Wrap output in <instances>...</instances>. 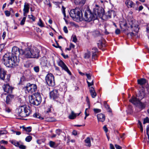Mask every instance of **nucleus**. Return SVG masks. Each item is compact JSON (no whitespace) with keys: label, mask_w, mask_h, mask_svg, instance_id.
I'll list each match as a JSON object with an SVG mask.
<instances>
[{"label":"nucleus","mask_w":149,"mask_h":149,"mask_svg":"<svg viewBox=\"0 0 149 149\" xmlns=\"http://www.w3.org/2000/svg\"><path fill=\"white\" fill-rule=\"evenodd\" d=\"M146 132L148 136V139H149V125H148L147 127Z\"/></svg>","instance_id":"a18cd8bd"},{"label":"nucleus","mask_w":149,"mask_h":149,"mask_svg":"<svg viewBox=\"0 0 149 149\" xmlns=\"http://www.w3.org/2000/svg\"><path fill=\"white\" fill-rule=\"evenodd\" d=\"M22 55L24 58H38L39 57L40 51L36 47H29L22 49Z\"/></svg>","instance_id":"f257e3e1"},{"label":"nucleus","mask_w":149,"mask_h":149,"mask_svg":"<svg viewBox=\"0 0 149 149\" xmlns=\"http://www.w3.org/2000/svg\"><path fill=\"white\" fill-rule=\"evenodd\" d=\"M147 123H149V118L147 117H146L144 119L143 123L144 124Z\"/></svg>","instance_id":"79ce46f5"},{"label":"nucleus","mask_w":149,"mask_h":149,"mask_svg":"<svg viewBox=\"0 0 149 149\" xmlns=\"http://www.w3.org/2000/svg\"><path fill=\"white\" fill-rule=\"evenodd\" d=\"M90 56L91 54L90 52H88L85 54L84 58H90Z\"/></svg>","instance_id":"ea45409f"},{"label":"nucleus","mask_w":149,"mask_h":149,"mask_svg":"<svg viewBox=\"0 0 149 149\" xmlns=\"http://www.w3.org/2000/svg\"><path fill=\"white\" fill-rule=\"evenodd\" d=\"M55 74L57 75H61V71L59 70L58 71H55Z\"/></svg>","instance_id":"3c124183"},{"label":"nucleus","mask_w":149,"mask_h":149,"mask_svg":"<svg viewBox=\"0 0 149 149\" xmlns=\"http://www.w3.org/2000/svg\"><path fill=\"white\" fill-rule=\"evenodd\" d=\"M84 19L86 21L90 22L96 19V15H94L93 12L92 13L90 9H88L85 12Z\"/></svg>","instance_id":"423d86ee"},{"label":"nucleus","mask_w":149,"mask_h":149,"mask_svg":"<svg viewBox=\"0 0 149 149\" xmlns=\"http://www.w3.org/2000/svg\"><path fill=\"white\" fill-rule=\"evenodd\" d=\"M115 147L117 149H121L122 148L120 146L117 144L115 145Z\"/></svg>","instance_id":"680f3d73"},{"label":"nucleus","mask_w":149,"mask_h":149,"mask_svg":"<svg viewBox=\"0 0 149 149\" xmlns=\"http://www.w3.org/2000/svg\"><path fill=\"white\" fill-rule=\"evenodd\" d=\"M29 9V6L28 3H25L24 6V8L23 9V11L25 12L28 13Z\"/></svg>","instance_id":"393cba45"},{"label":"nucleus","mask_w":149,"mask_h":149,"mask_svg":"<svg viewBox=\"0 0 149 149\" xmlns=\"http://www.w3.org/2000/svg\"><path fill=\"white\" fill-rule=\"evenodd\" d=\"M45 81L47 85L49 86H53L55 85L54 77L51 73H49L46 75Z\"/></svg>","instance_id":"6e6552de"},{"label":"nucleus","mask_w":149,"mask_h":149,"mask_svg":"<svg viewBox=\"0 0 149 149\" xmlns=\"http://www.w3.org/2000/svg\"><path fill=\"white\" fill-rule=\"evenodd\" d=\"M62 12L63 14L64 17H66L65 13V8H64L63 6H62Z\"/></svg>","instance_id":"864d4df0"},{"label":"nucleus","mask_w":149,"mask_h":149,"mask_svg":"<svg viewBox=\"0 0 149 149\" xmlns=\"http://www.w3.org/2000/svg\"><path fill=\"white\" fill-rule=\"evenodd\" d=\"M72 41H73V42L75 43H76V42H77V39L76 38V36H74L73 37V38H72Z\"/></svg>","instance_id":"4d7b16f0"},{"label":"nucleus","mask_w":149,"mask_h":149,"mask_svg":"<svg viewBox=\"0 0 149 149\" xmlns=\"http://www.w3.org/2000/svg\"><path fill=\"white\" fill-rule=\"evenodd\" d=\"M138 125L140 129V130L141 132H142L143 131V129L142 127V123L139 120L138 121Z\"/></svg>","instance_id":"473e14b6"},{"label":"nucleus","mask_w":149,"mask_h":149,"mask_svg":"<svg viewBox=\"0 0 149 149\" xmlns=\"http://www.w3.org/2000/svg\"><path fill=\"white\" fill-rule=\"evenodd\" d=\"M146 141H147V145L149 146V139H148V140H147V139H146V138H144V139L143 140V141L145 143V142H146Z\"/></svg>","instance_id":"bf43d9fd"},{"label":"nucleus","mask_w":149,"mask_h":149,"mask_svg":"<svg viewBox=\"0 0 149 149\" xmlns=\"http://www.w3.org/2000/svg\"><path fill=\"white\" fill-rule=\"evenodd\" d=\"M93 12L94 15H96V19L98 17L101 18L104 15V10L103 8L97 5H96L94 8Z\"/></svg>","instance_id":"0eeeda50"},{"label":"nucleus","mask_w":149,"mask_h":149,"mask_svg":"<svg viewBox=\"0 0 149 149\" xmlns=\"http://www.w3.org/2000/svg\"><path fill=\"white\" fill-rule=\"evenodd\" d=\"M92 52H93V54L92 55V59L95 60L97 57V52H94L93 51H92Z\"/></svg>","instance_id":"58836bf2"},{"label":"nucleus","mask_w":149,"mask_h":149,"mask_svg":"<svg viewBox=\"0 0 149 149\" xmlns=\"http://www.w3.org/2000/svg\"><path fill=\"white\" fill-rule=\"evenodd\" d=\"M138 84L142 86L145 84L146 83V80L144 78H141L138 79L137 81Z\"/></svg>","instance_id":"412c9836"},{"label":"nucleus","mask_w":149,"mask_h":149,"mask_svg":"<svg viewBox=\"0 0 149 149\" xmlns=\"http://www.w3.org/2000/svg\"><path fill=\"white\" fill-rule=\"evenodd\" d=\"M37 89V86L36 84H28L25 88L24 90L26 93H32L35 92Z\"/></svg>","instance_id":"1a4fd4ad"},{"label":"nucleus","mask_w":149,"mask_h":149,"mask_svg":"<svg viewBox=\"0 0 149 149\" xmlns=\"http://www.w3.org/2000/svg\"><path fill=\"white\" fill-rule=\"evenodd\" d=\"M4 91L8 93H11L13 88L10 86L9 84H4L3 86Z\"/></svg>","instance_id":"f8f14e48"},{"label":"nucleus","mask_w":149,"mask_h":149,"mask_svg":"<svg viewBox=\"0 0 149 149\" xmlns=\"http://www.w3.org/2000/svg\"><path fill=\"white\" fill-rule=\"evenodd\" d=\"M6 71H5L3 68H0V78L1 80L4 81L7 83L10 80V76L7 75L6 79H5V76L6 74Z\"/></svg>","instance_id":"9d476101"},{"label":"nucleus","mask_w":149,"mask_h":149,"mask_svg":"<svg viewBox=\"0 0 149 149\" xmlns=\"http://www.w3.org/2000/svg\"><path fill=\"white\" fill-rule=\"evenodd\" d=\"M30 103L34 105L38 106L41 102V97L40 93L37 92L33 93V95L29 96Z\"/></svg>","instance_id":"7ed1b4c3"},{"label":"nucleus","mask_w":149,"mask_h":149,"mask_svg":"<svg viewBox=\"0 0 149 149\" xmlns=\"http://www.w3.org/2000/svg\"><path fill=\"white\" fill-rule=\"evenodd\" d=\"M77 116V113H74L73 111H72L71 113L69 115V118L70 119H74Z\"/></svg>","instance_id":"bb28decb"},{"label":"nucleus","mask_w":149,"mask_h":149,"mask_svg":"<svg viewBox=\"0 0 149 149\" xmlns=\"http://www.w3.org/2000/svg\"><path fill=\"white\" fill-rule=\"evenodd\" d=\"M32 139V137L31 136H27L25 138V141L26 142H30Z\"/></svg>","instance_id":"a19ab883"},{"label":"nucleus","mask_w":149,"mask_h":149,"mask_svg":"<svg viewBox=\"0 0 149 149\" xmlns=\"http://www.w3.org/2000/svg\"><path fill=\"white\" fill-rule=\"evenodd\" d=\"M120 32V30L118 29H117L115 31V33L116 34H119Z\"/></svg>","instance_id":"13d9d810"},{"label":"nucleus","mask_w":149,"mask_h":149,"mask_svg":"<svg viewBox=\"0 0 149 149\" xmlns=\"http://www.w3.org/2000/svg\"><path fill=\"white\" fill-rule=\"evenodd\" d=\"M60 86L63 91H66L67 90V86L65 83L62 82Z\"/></svg>","instance_id":"7c9ffc66"},{"label":"nucleus","mask_w":149,"mask_h":149,"mask_svg":"<svg viewBox=\"0 0 149 149\" xmlns=\"http://www.w3.org/2000/svg\"><path fill=\"white\" fill-rule=\"evenodd\" d=\"M33 69L34 71L36 72H38L39 71V68L38 66L35 67Z\"/></svg>","instance_id":"de8ad7c7"},{"label":"nucleus","mask_w":149,"mask_h":149,"mask_svg":"<svg viewBox=\"0 0 149 149\" xmlns=\"http://www.w3.org/2000/svg\"><path fill=\"white\" fill-rule=\"evenodd\" d=\"M61 132V130L60 129H57L56 130V133L58 135H59Z\"/></svg>","instance_id":"5fc2aeb1"},{"label":"nucleus","mask_w":149,"mask_h":149,"mask_svg":"<svg viewBox=\"0 0 149 149\" xmlns=\"http://www.w3.org/2000/svg\"><path fill=\"white\" fill-rule=\"evenodd\" d=\"M26 17H24L23 18L22 20H21V21L20 23V25H23L24 24L25 22V20H26Z\"/></svg>","instance_id":"c03bdc74"},{"label":"nucleus","mask_w":149,"mask_h":149,"mask_svg":"<svg viewBox=\"0 0 149 149\" xmlns=\"http://www.w3.org/2000/svg\"><path fill=\"white\" fill-rule=\"evenodd\" d=\"M85 142L86 143V145L87 146L90 147L91 146V139L89 137H88L86 139Z\"/></svg>","instance_id":"cd10ccee"},{"label":"nucleus","mask_w":149,"mask_h":149,"mask_svg":"<svg viewBox=\"0 0 149 149\" xmlns=\"http://www.w3.org/2000/svg\"><path fill=\"white\" fill-rule=\"evenodd\" d=\"M136 22L134 20L132 19L130 23V24L131 25V27L132 28H135V29L134 31L136 33H138L139 31V28L138 26L135 24Z\"/></svg>","instance_id":"4468645a"},{"label":"nucleus","mask_w":149,"mask_h":149,"mask_svg":"<svg viewBox=\"0 0 149 149\" xmlns=\"http://www.w3.org/2000/svg\"><path fill=\"white\" fill-rule=\"evenodd\" d=\"M46 1L45 2V3L47 5H49V7L51 6V5L50 3L49 0H45Z\"/></svg>","instance_id":"8fccbe9b"},{"label":"nucleus","mask_w":149,"mask_h":149,"mask_svg":"<svg viewBox=\"0 0 149 149\" xmlns=\"http://www.w3.org/2000/svg\"><path fill=\"white\" fill-rule=\"evenodd\" d=\"M58 64L59 66L62 68L63 70L66 72L70 75H71V72L69 70L67 66L62 60H60L58 62Z\"/></svg>","instance_id":"9b49d317"},{"label":"nucleus","mask_w":149,"mask_h":149,"mask_svg":"<svg viewBox=\"0 0 149 149\" xmlns=\"http://www.w3.org/2000/svg\"><path fill=\"white\" fill-rule=\"evenodd\" d=\"M46 120L48 122H53L55 121V119L52 117H48L47 118Z\"/></svg>","instance_id":"f704fd0d"},{"label":"nucleus","mask_w":149,"mask_h":149,"mask_svg":"<svg viewBox=\"0 0 149 149\" xmlns=\"http://www.w3.org/2000/svg\"><path fill=\"white\" fill-rule=\"evenodd\" d=\"M28 16L29 19H31L34 22L35 21V18L33 15H28Z\"/></svg>","instance_id":"37998d69"},{"label":"nucleus","mask_w":149,"mask_h":149,"mask_svg":"<svg viewBox=\"0 0 149 149\" xmlns=\"http://www.w3.org/2000/svg\"><path fill=\"white\" fill-rule=\"evenodd\" d=\"M114 13V11L113 10H110L108 11V14L107 15V17L110 18L111 17V14Z\"/></svg>","instance_id":"c9c22d12"},{"label":"nucleus","mask_w":149,"mask_h":149,"mask_svg":"<svg viewBox=\"0 0 149 149\" xmlns=\"http://www.w3.org/2000/svg\"><path fill=\"white\" fill-rule=\"evenodd\" d=\"M146 102L142 103L139 101V102L138 103V105H136V106H138L141 109H143L145 108L146 105Z\"/></svg>","instance_id":"b1692460"},{"label":"nucleus","mask_w":149,"mask_h":149,"mask_svg":"<svg viewBox=\"0 0 149 149\" xmlns=\"http://www.w3.org/2000/svg\"><path fill=\"white\" fill-rule=\"evenodd\" d=\"M93 111L95 113H97L101 112V110L98 109H94Z\"/></svg>","instance_id":"49530a36"},{"label":"nucleus","mask_w":149,"mask_h":149,"mask_svg":"<svg viewBox=\"0 0 149 149\" xmlns=\"http://www.w3.org/2000/svg\"><path fill=\"white\" fill-rule=\"evenodd\" d=\"M4 47V45L3 44H1L0 45V51H1Z\"/></svg>","instance_id":"052dcab7"},{"label":"nucleus","mask_w":149,"mask_h":149,"mask_svg":"<svg viewBox=\"0 0 149 149\" xmlns=\"http://www.w3.org/2000/svg\"><path fill=\"white\" fill-rule=\"evenodd\" d=\"M63 30L65 33H68V31L66 26H64L63 27Z\"/></svg>","instance_id":"6e6d98bb"},{"label":"nucleus","mask_w":149,"mask_h":149,"mask_svg":"<svg viewBox=\"0 0 149 149\" xmlns=\"http://www.w3.org/2000/svg\"><path fill=\"white\" fill-rule=\"evenodd\" d=\"M126 6L129 8L133 7L134 6V3L132 1L130 0H127L125 2Z\"/></svg>","instance_id":"aec40b11"},{"label":"nucleus","mask_w":149,"mask_h":149,"mask_svg":"<svg viewBox=\"0 0 149 149\" xmlns=\"http://www.w3.org/2000/svg\"><path fill=\"white\" fill-rule=\"evenodd\" d=\"M33 116L34 117H35L36 118H39V119H43V118L41 117L40 116V115H39V114H37L36 113H34L33 115Z\"/></svg>","instance_id":"e433bc0d"},{"label":"nucleus","mask_w":149,"mask_h":149,"mask_svg":"<svg viewBox=\"0 0 149 149\" xmlns=\"http://www.w3.org/2000/svg\"><path fill=\"white\" fill-rule=\"evenodd\" d=\"M22 49H19L18 48L15 46L13 47L12 49V55H15L17 56V55H18L19 54L22 55Z\"/></svg>","instance_id":"ddd939ff"},{"label":"nucleus","mask_w":149,"mask_h":149,"mask_svg":"<svg viewBox=\"0 0 149 149\" xmlns=\"http://www.w3.org/2000/svg\"><path fill=\"white\" fill-rule=\"evenodd\" d=\"M70 15L74 20H79L82 18L83 14L81 10L79 8H76L71 10Z\"/></svg>","instance_id":"39448f33"},{"label":"nucleus","mask_w":149,"mask_h":149,"mask_svg":"<svg viewBox=\"0 0 149 149\" xmlns=\"http://www.w3.org/2000/svg\"><path fill=\"white\" fill-rule=\"evenodd\" d=\"M75 1H78L81 4H84L86 2V0H81V1H79V0H75Z\"/></svg>","instance_id":"603ef678"},{"label":"nucleus","mask_w":149,"mask_h":149,"mask_svg":"<svg viewBox=\"0 0 149 149\" xmlns=\"http://www.w3.org/2000/svg\"><path fill=\"white\" fill-rule=\"evenodd\" d=\"M5 13L6 15L7 16H9L10 15V13L9 12V11H5Z\"/></svg>","instance_id":"e2e57ef3"},{"label":"nucleus","mask_w":149,"mask_h":149,"mask_svg":"<svg viewBox=\"0 0 149 149\" xmlns=\"http://www.w3.org/2000/svg\"><path fill=\"white\" fill-rule=\"evenodd\" d=\"M145 93L144 91H142L140 92V93L139 94L138 97L139 99L141 100L145 96Z\"/></svg>","instance_id":"a878e982"},{"label":"nucleus","mask_w":149,"mask_h":149,"mask_svg":"<svg viewBox=\"0 0 149 149\" xmlns=\"http://www.w3.org/2000/svg\"><path fill=\"white\" fill-rule=\"evenodd\" d=\"M17 113L18 116L22 117H25L29 116L31 111L26 106L23 105L19 107L17 109Z\"/></svg>","instance_id":"20e7f679"},{"label":"nucleus","mask_w":149,"mask_h":149,"mask_svg":"<svg viewBox=\"0 0 149 149\" xmlns=\"http://www.w3.org/2000/svg\"><path fill=\"white\" fill-rule=\"evenodd\" d=\"M38 25L41 27H44V24L40 18H39L37 23Z\"/></svg>","instance_id":"c756f323"},{"label":"nucleus","mask_w":149,"mask_h":149,"mask_svg":"<svg viewBox=\"0 0 149 149\" xmlns=\"http://www.w3.org/2000/svg\"><path fill=\"white\" fill-rule=\"evenodd\" d=\"M3 60L4 65L8 67H14L17 66L19 62V59L15 55H12L10 57L6 54L3 56Z\"/></svg>","instance_id":"f03ea898"},{"label":"nucleus","mask_w":149,"mask_h":149,"mask_svg":"<svg viewBox=\"0 0 149 149\" xmlns=\"http://www.w3.org/2000/svg\"><path fill=\"white\" fill-rule=\"evenodd\" d=\"M97 119L98 121L103 122L105 120V116L102 113L97 115Z\"/></svg>","instance_id":"6ab92c4d"},{"label":"nucleus","mask_w":149,"mask_h":149,"mask_svg":"<svg viewBox=\"0 0 149 149\" xmlns=\"http://www.w3.org/2000/svg\"><path fill=\"white\" fill-rule=\"evenodd\" d=\"M12 143L15 145V146L18 147L19 148L22 149H26V146L21 144L20 142H17L15 141H13Z\"/></svg>","instance_id":"2eb2a0df"},{"label":"nucleus","mask_w":149,"mask_h":149,"mask_svg":"<svg viewBox=\"0 0 149 149\" xmlns=\"http://www.w3.org/2000/svg\"><path fill=\"white\" fill-rule=\"evenodd\" d=\"M139 100H140L139 99H137V98L134 96H132L131 98L129 100L130 102L136 106L138 105V103L139 102Z\"/></svg>","instance_id":"a211bd4d"},{"label":"nucleus","mask_w":149,"mask_h":149,"mask_svg":"<svg viewBox=\"0 0 149 149\" xmlns=\"http://www.w3.org/2000/svg\"><path fill=\"white\" fill-rule=\"evenodd\" d=\"M58 92L57 90H54L50 93V95L51 97H52L54 98H55L57 97L58 96Z\"/></svg>","instance_id":"5701e85b"},{"label":"nucleus","mask_w":149,"mask_h":149,"mask_svg":"<svg viewBox=\"0 0 149 149\" xmlns=\"http://www.w3.org/2000/svg\"><path fill=\"white\" fill-rule=\"evenodd\" d=\"M51 107H49L45 111V112L46 114L48 115L49 113L51 112Z\"/></svg>","instance_id":"4c0bfd02"},{"label":"nucleus","mask_w":149,"mask_h":149,"mask_svg":"<svg viewBox=\"0 0 149 149\" xmlns=\"http://www.w3.org/2000/svg\"><path fill=\"white\" fill-rule=\"evenodd\" d=\"M1 135L6 134L8 133L7 131L6 130H1Z\"/></svg>","instance_id":"09e8293b"},{"label":"nucleus","mask_w":149,"mask_h":149,"mask_svg":"<svg viewBox=\"0 0 149 149\" xmlns=\"http://www.w3.org/2000/svg\"><path fill=\"white\" fill-rule=\"evenodd\" d=\"M6 36V32L5 31L3 32L2 37L3 39H4V38Z\"/></svg>","instance_id":"69168bd1"},{"label":"nucleus","mask_w":149,"mask_h":149,"mask_svg":"<svg viewBox=\"0 0 149 149\" xmlns=\"http://www.w3.org/2000/svg\"><path fill=\"white\" fill-rule=\"evenodd\" d=\"M90 92L93 98L95 97L96 96V93L94 90V88L93 87L90 88Z\"/></svg>","instance_id":"4be33fe9"},{"label":"nucleus","mask_w":149,"mask_h":149,"mask_svg":"<svg viewBox=\"0 0 149 149\" xmlns=\"http://www.w3.org/2000/svg\"><path fill=\"white\" fill-rule=\"evenodd\" d=\"M22 128L26 132H30L31 131V127H26L23 126L22 127Z\"/></svg>","instance_id":"2f4dec72"},{"label":"nucleus","mask_w":149,"mask_h":149,"mask_svg":"<svg viewBox=\"0 0 149 149\" xmlns=\"http://www.w3.org/2000/svg\"><path fill=\"white\" fill-rule=\"evenodd\" d=\"M14 96L13 95H9L6 97L5 101L7 104H10L12 100L14 99Z\"/></svg>","instance_id":"f3484780"},{"label":"nucleus","mask_w":149,"mask_h":149,"mask_svg":"<svg viewBox=\"0 0 149 149\" xmlns=\"http://www.w3.org/2000/svg\"><path fill=\"white\" fill-rule=\"evenodd\" d=\"M49 145L52 148H55L56 147L55 142L52 141H50L49 142Z\"/></svg>","instance_id":"72a5a7b5"},{"label":"nucleus","mask_w":149,"mask_h":149,"mask_svg":"<svg viewBox=\"0 0 149 149\" xmlns=\"http://www.w3.org/2000/svg\"><path fill=\"white\" fill-rule=\"evenodd\" d=\"M103 129L106 132H107L108 129L105 126L103 127Z\"/></svg>","instance_id":"774afa93"},{"label":"nucleus","mask_w":149,"mask_h":149,"mask_svg":"<svg viewBox=\"0 0 149 149\" xmlns=\"http://www.w3.org/2000/svg\"><path fill=\"white\" fill-rule=\"evenodd\" d=\"M86 75L87 78V83L88 86L89 87L92 86L93 84V79H91L90 74H86Z\"/></svg>","instance_id":"dca6fc26"},{"label":"nucleus","mask_w":149,"mask_h":149,"mask_svg":"<svg viewBox=\"0 0 149 149\" xmlns=\"http://www.w3.org/2000/svg\"><path fill=\"white\" fill-rule=\"evenodd\" d=\"M104 104L105 107L107 109V111L109 112H111L112 111L111 110L109 106L107 104V102L106 101L104 102Z\"/></svg>","instance_id":"c85d7f7f"},{"label":"nucleus","mask_w":149,"mask_h":149,"mask_svg":"<svg viewBox=\"0 0 149 149\" xmlns=\"http://www.w3.org/2000/svg\"><path fill=\"white\" fill-rule=\"evenodd\" d=\"M97 48L94 47L92 49V51H94V52H97Z\"/></svg>","instance_id":"0e129e2a"},{"label":"nucleus","mask_w":149,"mask_h":149,"mask_svg":"<svg viewBox=\"0 0 149 149\" xmlns=\"http://www.w3.org/2000/svg\"><path fill=\"white\" fill-rule=\"evenodd\" d=\"M6 111L8 113H10V109L8 108H6L5 109Z\"/></svg>","instance_id":"338daca9"}]
</instances>
